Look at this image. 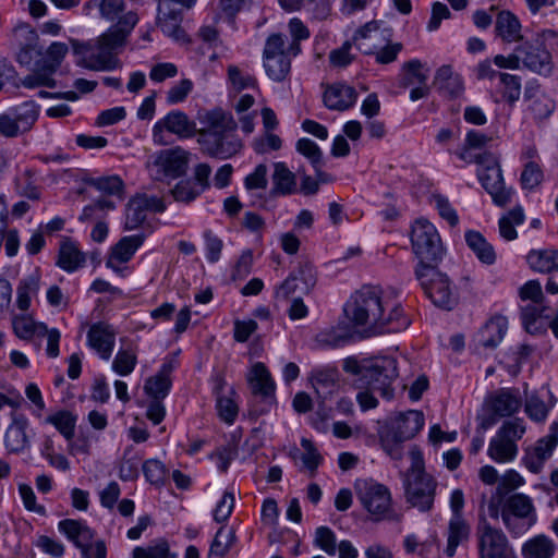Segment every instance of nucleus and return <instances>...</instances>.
Listing matches in <instances>:
<instances>
[{"label":"nucleus","mask_w":558,"mask_h":558,"mask_svg":"<svg viewBox=\"0 0 558 558\" xmlns=\"http://www.w3.org/2000/svg\"><path fill=\"white\" fill-rule=\"evenodd\" d=\"M166 205L162 198L147 194H138L130 199L125 209V230H135L142 226L149 214L162 213Z\"/></svg>","instance_id":"4be33fe9"},{"label":"nucleus","mask_w":558,"mask_h":558,"mask_svg":"<svg viewBox=\"0 0 558 558\" xmlns=\"http://www.w3.org/2000/svg\"><path fill=\"white\" fill-rule=\"evenodd\" d=\"M85 255L73 242H64L60 246L57 265L66 272H73L85 263Z\"/></svg>","instance_id":"8fccbe9b"},{"label":"nucleus","mask_w":558,"mask_h":558,"mask_svg":"<svg viewBox=\"0 0 558 558\" xmlns=\"http://www.w3.org/2000/svg\"><path fill=\"white\" fill-rule=\"evenodd\" d=\"M525 99L530 101L529 109L536 120L548 118L555 110L554 100L537 88L527 87Z\"/></svg>","instance_id":"37998d69"},{"label":"nucleus","mask_w":558,"mask_h":558,"mask_svg":"<svg viewBox=\"0 0 558 558\" xmlns=\"http://www.w3.org/2000/svg\"><path fill=\"white\" fill-rule=\"evenodd\" d=\"M523 558H553L556 551L555 542L545 534L535 535L522 545Z\"/></svg>","instance_id":"58836bf2"},{"label":"nucleus","mask_w":558,"mask_h":558,"mask_svg":"<svg viewBox=\"0 0 558 558\" xmlns=\"http://www.w3.org/2000/svg\"><path fill=\"white\" fill-rule=\"evenodd\" d=\"M156 26L161 33L179 44H190L191 39L182 27L183 13L166 1L157 0Z\"/></svg>","instance_id":"412c9836"},{"label":"nucleus","mask_w":558,"mask_h":558,"mask_svg":"<svg viewBox=\"0 0 558 558\" xmlns=\"http://www.w3.org/2000/svg\"><path fill=\"white\" fill-rule=\"evenodd\" d=\"M296 56L290 53L283 35H270L264 48V68L267 76L275 82L286 81L291 72V61Z\"/></svg>","instance_id":"4468645a"},{"label":"nucleus","mask_w":558,"mask_h":558,"mask_svg":"<svg viewBox=\"0 0 558 558\" xmlns=\"http://www.w3.org/2000/svg\"><path fill=\"white\" fill-rule=\"evenodd\" d=\"M353 45L351 38L345 40L340 47L332 49L328 56L330 65L333 68H347L350 65L355 59V54L352 52Z\"/></svg>","instance_id":"69168bd1"},{"label":"nucleus","mask_w":558,"mask_h":558,"mask_svg":"<svg viewBox=\"0 0 558 558\" xmlns=\"http://www.w3.org/2000/svg\"><path fill=\"white\" fill-rule=\"evenodd\" d=\"M138 349L133 342L121 344L112 359L111 371L121 377L130 376L138 362Z\"/></svg>","instance_id":"f704fd0d"},{"label":"nucleus","mask_w":558,"mask_h":558,"mask_svg":"<svg viewBox=\"0 0 558 558\" xmlns=\"http://www.w3.org/2000/svg\"><path fill=\"white\" fill-rule=\"evenodd\" d=\"M39 420L40 424L53 426L66 440L74 437L77 416L71 411L58 410Z\"/></svg>","instance_id":"ea45409f"},{"label":"nucleus","mask_w":558,"mask_h":558,"mask_svg":"<svg viewBox=\"0 0 558 558\" xmlns=\"http://www.w3.org/2000/svg\"><path fill=\"white\" fill-rule=\"evenodd\" d=\"M411 465L401 474L405 501L421 512H427L433 508L437 481L425 471V462L422 451L412 447L409 451Z\"/></svg>","instance_id":"39448f33"},{"label":"nucleus","mask_w":558,"mask_h":558,"mask_svg":"<svg viewBox=\"0 0 558 558\" xmlns=\"http://www.w3.org/2000/svg\"><path fill=\"white\" fill-rule=\"evenodd\" d=\"M410 241L417 265H438L445 257L447 248L434 223L425 218L414 220Z\"/></svg>","instance_id":"1a4fd4ad"},{"label":"nucleus","mask_w":558,"mask_h":558,"mask_svg":"<svg viewBox=\"0 0 558 558\" xmlns=\"http://www.w3.org/2000/svg\"><path fill=\"white\" fill-rule=\"evenodd\" d=\"M288 31L291 36V41H287V47L291 54H300V43L310 38V29L300 19L292 17L288 23Z\"/></svg>","instance_id":"13d9d810"},{"label":"nucleus","mask_w":558,"mask_h":558,"mask_svg":"<svg viewBox=\"0 0 558 558\" xmlns=\"http://www.w3.org/2000/svg\"><path fill=\"white\" fill-rule=\"evenodd\" d=\"M272 326V316L269 307L258 306L253 313L252 318L246 320V339L254 332H266Z\"/></svg>","instance_id":"6e6d98bb"},{"label":"nucleus","mask_w":558,"mask_h":558,"mask_svg":"<svg viewBox=\"0 0 558 558\" xmlns=\"http://www.w3.org/2000/svg\"><path fill=\"white\" fill-rule=\"evenodd\" d=\"M529 266L537 272H558V250H532L526 256Z\"/></svg>","instance_id":"79ce46f5"},{"label":"nucleus","mask_w":558,"mask_h":558,"mask_svg":"<svg viewBox=\"0 0 558 558\" xmlns=\"http://www.w3.org/2000/svg\"><path fill=\"white\" fill-rule=\"evenodd\" d=\"M508 330V319L504 315H494L478 329L474 336L477 348L495 349L504 340Z\"/></svg>","instance_id":"a878e982"},{"label":"nucleus","mask_w":558,"mask_h":558,"mask_svg":"<svg viewBox=\"0 0 558 558\" xmlns=\"http://www.w3.org/2000/svg\"><path fill=\"white\" fill-rule=\"evenodd\" d=\"M138 21L136 12H129L120 21V26H110L94 39L87 41L71 39L76 65L95 72H111L120 69L122 62L118 54Z\"/></svg>","instance_id":"f03ea898"},{"label":"nucleus","mask_w":558,"mask_h":558,"mask_svg":"<svg viewBox=\"0 0 558 558\" xmlns=\"http://www.w3.org/2000/svg\"><path fill=\"white\" fill-rule=\"evenodd\" d=\"M197 120V144L204 154L227 158L239 149L240 142L233 138L236 123L231 113L214 108L198 113Z\"/></svg>","instance_id":"7ed1b4c3"},{"label":"nucleus","mask_w":558,"mask_h":558,"mask_svg":"<svg viewBox=\"0 0 558 558\" xmlns=\"http://www.w3.org/2000/svg\"><path fill=\"white\" fill-rule=\"evenodd\" d=\"M415 276L427 298L438 307L451 310L454 305L450 281L437 265H417Z\"/></svg>","instance_id":"ddd939ff"},{"label":"nucleus","mask_w":558,"mask_h":558,"mask_svg":"<svg viewBox=\"0 0 558 558\" xmlns=\"http://www.w3.org/2000/svg\"><path fill=\"white\" fill-rule=\"evenodd\" d=\"M544 179V172L539 162H526L520 175V184L522 190H535Z\"/></svg>","instance_id":"680f3d73"},{"label":"nucleus","mask_w":558,"mask_h":558,"mask_svg":"<svg viewBox=\"0 0 558 558\" xmlns=\"http://www.w3.org/2000/svg\"><path fill=\"white\" fill-rule=\"evenodd\" d=\"M537 311L535 306H526L522 312V322L527 332L536 333L548 326L558 338V310Z\"/></svg>","instance_id":"c85d7f7f"},{"label":"nucleus","mask_w":558,"mask_h":558,"mask_svg":"<svg viewBox=\"0 0 558 558\" xmlns=\"http://www.w3.org/2000/svg\"><path fill=\"white\" fill-rule=\"evenodd\" d=\"M486 511L490 518L501 517L506 529L514 536L525 534L537 522V512L533 499L523 494L517 493L502 501L490 497L486 505Z\"/></svg>","instance_id":"423d86ee"},{"label":"nucleus","mask_w":558,"mask_h":558,"mask_svg":"<svg viewBox=\"0 0 558 558\" xmlns=\"http://www.w3.org/2000/svg\"><path fill=\"white\" fill-rule=\"evenodd\" d=\"M435 84L451 96H458L464 89L461 76L456 74L449 65L438 69L435 75Z\"/></svg>","instance_id":"603ef678"},{"label":"nucleus","mask_w":558,"mask_h":558,"mask_svg":"<svg viewBox=\"0 0 558 558\" xmlns=\"http://www.w3.org/2000/svg\"><path fill=\"white\" fill-rule=\"evenodd\" d=\"M21 133L32 129L39 116V106L35 101H24L9 109Z\"/></svg>","instance_id":"09e8293b"},{"label":"nucleus","mask_w":558,"mask_h":558,"mask_svg":"<svg viewBox=\"0 0 558 558\" xmlns=\"http://www.w3.org/2000/svg\"><path fill=\"white\" fill-rule=\"evenodd\" d=\"M343 311L354 327L372 333L397 332L411 324L398 295L378 286H364L355 291Z\"/></svg>","instance_id":"f257e3e1"},{"label":"nucleus","mask_w":558,"mask_h":558,"mask_svg":"<svg viewBox=\"0 0 558 558\" xmlns=\"http://www.w3.org/2000/svg\"><path fill=\"white\" fill-rule=\"evenodd\" d=\"M465 242L480 262L486 265H492L495 263V250L493 245L480 232L474 230L466 231Z\"/></svg>","instance_id":"c03bdc74"},{"label":"nucleus","mask_w":558,"mask_h":558,"mask_svg":"<svg viewBox=\"0 0 558 558\" xmlns=\"http://www.w3.org/2000/svg\"><path fill=\"white\" fill-rule=\"evenodd\" d=\"M234 542V533L230 527H220L210 545L208 558H222Z\"/></svg>","instance_id":"bf43d9fd"},{"label":"nucleus","mask_w":558,"mask_h":558,"mask_svg":"<svg viewBox=\"0 0 558 558\" xmlns=\"http://www.w3.org/2000/svg\"><path fill=\"white\" fill-rule=\"evenodd\" d=\"M247 383L252 393L262 399L263 411L269 410L275 403L276 383L268 368L260 362L253 364L247 375Z\"/></svg>","instance_id":"5701e85b"},{"label":"nucleus","mask_w":558,"mask_h":558,"mask_svg":"<svg viewBox=\"0 0 558 558\" xmlns=\"http://www.w3.org/2000/svg\"><path fill=\"white\" fill-rule=\"evenodd\" d=\"M165 132L174 134L181 140L192 138L197 133L196 122L182 110L169 111L153 126V138L157 144H166Z\"/></svg>","instance_id":"f3484780"},{"label":"nucleus","mask_w":558,"mask_h":558,"mask_svg":"<svg viewBox=\"0 0 558 558\" xmlns=\"http://www.w3.org/2000/svg\"><path fill=\"white\" fill-rule=\"evenodd\" d=\"M69 52V47L65 43L53 41L45 52V64L47 70L36 71L22 81V84L26 88H37L40 86L53 87L54 80L52 73L61 64L63 59Z\"/></svg>","instance_id":"a211bd4d"},{"label":"nucleus","mask_w":558,"mask_h":558,"mask_svg":"<svg viewBox=\"0 0 558 558\" xmlns=\"http://www.w3.org/2000/svg\"><path fill=\"white\" fill-rule=\"evenodd\" d=\"M87 345L104 361H109L116 345V330L105 323L90 326Z\"/></svg>","instance_id":"393cba45"},{"label":"nucleus","mask_w":558,"mask_h":558,"mask_svg":"<svg viewBox=\"0 0 558 558\" xmlns=\"http://www.w3.org/2000/svg\"><path fill=\"white\" fill-rule=\"evenodd\" d=\"M526 432L522 418L506 421L489 439L487 456L498 464L513 462L519 454L518 441Z\"/></svg>","instance_id":"9d476101"},{"label":"nucleus","mask_w":558,"mask_h":558,"mask_svg":"<svg viewBox=\"0 0 558 558\" xmlns=\"http://www.w3.org/2000/svg\"><path fill=\"white\" fill-rule=\"evenodd\" d=\"M356 100L355 89L343 83L332 84L324 93V104L330 110H348L355 105Z\"/></svg>","instance_id":"2f4dec72"},{"label":"nucleus","mask_w":558,"mask_h":558,"mask_svg":"<svg viewBox=\"0 0 558 558\" xmlns=\"http://www.w3.org/2000/svg\"><path fill=\"white\" fill-rule=\"evenodd\" d=\"M216 409L219 418L228 425L233 424L239 414V407L233 400L231 393L219 396Z\"/></svg>","instance_id":"774afa93"},{"label":"nucleus","mask_w":558,"mask_h":558,"mask_svg":"<svg viewBox=\"0 0 558 558\" xmlns=\"http://www.w3.org/2000/svg\"><path fill=\"white\" fill-rule=\"evenodd\" d=\"M499 82L501 85L502 99L510 105L515 104L521 96V78L518 75L500 73Z\"/></svg>","instance_id":"052dcab7"},{"label":"nucleus","mask_w":558,"mask_h":558,"mask_svg":"<svg viewBox=\"0 0 558 558\" xmlns=\"http://www.w3.org/2000/svg\"><path fill=\"white\" fill-rule=\"evenodd\" d=\"M89 184L105 196L116 197L118 201L123 199L124 183L119 175L112 174L94 178Z\"/></svg>","instance_id":"3c124183"},{"label":"nucleus","mask_w":558,"mask_h":558,"mask_svg":"<svg viewBox=\"0 0 558 558\" xmlns=\"http://www.w3.org/2000/svg\"><path fill=\"white\" fill-rule=\"evenodd\" d=\"M487 408L498 417L510 416L522 407L519 391L501 389L486 401Z\"/></svg>","instance_id":"473e14b6"},{"label":"nucleus","mask_w":558,"mask_h":558,"mask_svg":"<svg viewBox=\"0 0 558 558\" xmlns=\"http://www.w3.org/2000/svg\"><path fill=\"white\" fill-rule=\"evenodd\" d=\"M525 485V478L514 469H507L499 477L496 493L492 497H496L497 501H502V494L515 490Z\"/></svg>","instance_id":"4d7b16f0"},{"label":"nucleus","mask_w":558,"mask_h":558,"mask_svg":"<svg viewBox=\"0 0 558 558\" xmlns=\"http://www.w3.org/2000/svg\"><path fill=\"white\" fill-rule=\"evenodd\" d=\"M355 489L359 500L372 520L383 521L396 518L391 494L385 485L372 480L356 481Z\"/></svg>","instance_id":"f8f14e48"},{"label":"nucleus","mask_w":558,"mask_h":558,"mask_svg":"<svg viewBox=\"0 0 558 558\" xmlns=\"http://www.w3.org/2000/svg\"><path fill=\"white\" fill-rule=\"evenodd\" d=\"M424 424V415L417 410H409L390 416L380 436L386 453L393 460H401L403 457L402 442L414 438Z\"/></svg>","instance_id":"6e6552de"},{"label":"nucleus","mask_w":558,"mask_h":558,"mask_svg":"<svg viewBox=\"0 0 558 558\" xmlns=\"http://www.w3.org/2000/svg\"><path fill=\"white\" fill-rule=\"evenodd\" d=\"M558 445V422H553L549 433L525 450L522 464L532 473H539Z\"/></svg>","instance_id":"aec40b11"},{"label":"nucleus","mask_w":558,"mask_h":558,"mask_svg":"<svg viewBox=\"0 0 558 558\" xmlns=\"http://www.w3.org/2000/svg\"><path fill=\"white\" fill-rule=\"evenodd\" d=\"M347 372L360 375L369 388L379 391L385 399L393 397L391 387L398 376L397 361L390 356H375L362 360L349 359L345 361Z\"/></svg>","instance_id":"0eeeda50"},{"label":"nucleus","mask_w":558,"mask_h":558,"mask_svg":"<svg viewBox=\"0 0 558 558\" xmlns=\"http://www.w3.org/2000/svg\"><path fill=\"white\" fill-rule=\"evenodd\" d=\"M471 534V526L464 517L451 515L447 530V546L445 553L448 557L456 555L457 548L468 541Z\"/></svg>","instance_id":"c9c22d12"},{"label":"nucleus","mask_w":558,"mask_h":558,"mask_svg":"<svg viewBox=\"0 0 558 558\" xmlns=\"http://www.w3.org/2000/svg\"><path fill=\"white\" fill-rule=\"evenodd\" d=\"M15 186L19 194L23 196L31 199H37L39 197L35 173L29 169H25L16 177Z\"/></svg>","instance_id":"e2e57ef3"},{"label":"nucleus","mask_w":558,"mask_h":558,"mask_svg":"<svg viewBox=\"0 0 558 558\" xmlns=\"http://www.w3.org/2000/svg\"><path fill=\"white\" fill-rule=\"evenodd\" d=\"M401 70L403 72V81L405 85L427 83L429 68L418 59H412L404 62Z\"/></svg>","instance_id":"5fc2aeb1"},{"label":"nucleus","mask_w":558,"mask_h":558,"mask_svg":"<svg viewBox=\"0 0 558 558\" xmlns=\"http://www.w3.org/2000/svg\"><path fill=\"white\" fill-rule=\"evenodd\" d=\"M144 235H126L119 240L111 248L106 260V267L121 275L125 268L122 266L130 262L136 251L142 246Z\"/></svg>","instance_id":"b1692460"},{"label":"nucleus","mask_w":558,"mask_h":558,"mask_svg":"<svg viewBox=\"0 0 558 558\" xmlns=\"http://www.w3.org/2000/svg\"><path fill=\"white\" fill-rule=\"evenodd\" d=\"M477 179L484 190L490 195L493 204L506 207L513 203L517 191L505 183L501 167L498 161L490 160L477 168Z\"/></svg>","instance_id":"2eb2a0df"},{"label":"nucleus","mask_w":558,"mask_h":558,"mask_svg":"<svg viewBox=\"0 0 558 558\" xmlns=\"http://www.w3.org/2000/svg\"><path fill=\"white\" fill-rule=\"evenodd\" d=\"M314 544L329 556H333L337 553V537L335 532L328 526L316 529Z\"/></svg>","instance_id":"0e129e2a"},{"label":"nucleus","mask_w":558,"mask_h":558,"mask_svg":"<svg viewBox=\"0 0 558 558\" xmlns=\"http://www.w3.org/2000/svg\"><path fill=\"white\" fill-rule=\"evenodd\" d=\"M132 558H178V556L170 550V545L166 539H158L147 546L135 547Z\"/></svg>","instance_id":"864d4df0"},{"label":"nucleus","mask_w":558,"mask_h":558,"mask_svg":"<svg viewBox=\"0 0 558 558\" xmlns=\"http://www.w3.org/2000/svg\"><path fill=\"white\" fill-rule=\"evenodd\" d=\"M430 204L437 210L438 215L450 226L458 225L459 216L446 196L441 194H433L430 197Z\"/></svg>","instance_id":"338daca9"},{"label":"nucleus","mask_w":558,"mask_h":558,"mask_svg":"<svg viewBox=\"0 0 558 558\" xmlns=\"http://www.w3.org/2000/svg\"><path fill=\"white\" fill-rule=\"evenodd\" d=\"M87 8H95L99 11V14L106 21H117L113 26H120V21L130 12H125L124 0H90Z\"/></svg>","instance_id":"49530a36"},{"label":"nucleus","mask_w":558,"mask_h":558,"mask_svg":"<svg viewBox=\"0 0 558 558\" xmlns=\"http://www.w3.org/2000/svg\"><path fill=\"white\" fill-rule=\"evenodd\" d=\"M12 328L17 338L31 340L34 337H39V331L46 328V324L35 320L31 314L23 313L12 317Z\"/></svg>","instance_id":"de8ad7c7"},{"label":"nucleus","mask_w":558,"mask_h":558,"mask_svg":"<svg viewBox=\"0 0 558 558\" xmlns=\"http://www.w3.org/2000/svg\"><path fill=\"white\" fill-rule=\"evenodd\" d=\"M13 41L17 47V61L23 65H29L38 51V35L27 24L19 25L13 31Z\"/></svg>","instance_id":"cd10ccee"},{"label":"nucleus","mask_w":558,"mask_h":558,"mask_svg":"<svg viewBox=\"0 0 558 558\" xmlns=\"http://www.w3.org/2000/svg\"><path fill=\"white\" fill-rule=\"evenodd\" d=\"M272 168V194L281 196L294 194L298 191V179L295 173L291 171L283 161L274 162Z\"/></svg>","instance_id":"72a5a7b5"},{"label":"nucleus","mask_w":558,"mask_h":558,"mask_svg":"<svg viewBox=\"0 0 558 558\" xmlns=\"http://www.w3.org/2000/svg\"><path fill=\"white\" fill-rule=\"evenodd\" d=\"M525 221L524 209L521 205L514 206L511 210L502 214L498 219L499 236L505 241H513L518 238L517 227Z\"/></svg>","instance_id":"a19ab883"},{"label":"nucleus","mask_w":558,"mask_h":558,"mask_svg":"<svg viewBox=\"0 0 558 558\" xmlns=\"http://www.w3.org/2000/svg\"><path fill=\"white\" fill-rule=\"evenodd\" d=\"M29 422L24 415H13L11 424L4 435V444L10 452H22L29 448L31 441L27 434Z\"/></svg>","instance_id":"7c9ffc66"},{"label":"nucleus","mask_w":558,"mask_h":558,"mask_svg":"<svg viewBox=\"0 0 558 558\" xmlns=\"http://www.w3.org/2000/svg\"><path fill=\"white\" fill-rule=\"evenodd\" d=\"M393 31L384 21L373 20L359 26L352 43L366 56H373L377 64H390L397 61L403 45L392 40Z\"/></svg>","instance_id":"20e7f679"},{"label":"nucleus","mask_w":558,"mask_h":558,"mask_svg":"<svg viewBox=\"0 0 558 558\" xmlns=\"http://www.w3.org/2000/svg\"><path fill=\"white\" fill-rule=\"evenodd\" d=\"M555 44H558L556 32L544 29L537 33L531 43L518 47L522 64L535 73L548 75L553 69L551 54L548 48Z\"/></svg>","instance_id":"9b49d317"},{"label":"nucleus","mask_w":558,"mask_h":558,"mask_svg":"<svg viewBox=\"0 0 558 558\" xmlns=\"http://www.w3.org/2000/svg\"><path fill=\"white\" fill-rule=\"evenodd\" d=\"M477 541L481 558H514L506 535L485 522L477 527Z\"/></svg>","instance_id":"6ab92c4d"},{"label":"nucleus","mask_w":558,"mask_h":558,"mask_svg":"<svg viewBox=\"0 0 558 558\" xmlns=\"http://www.w3.org/2000/svg\"><path fill=\"white\" fill-rule=\"evenodd\" d=\"M557 399L549 390L532 396L525 403V412L535 422L545 421L549 411L556 405Z\"/></svg>","instance_id":"4c0bfd02"},{"label":"nucleus","mask_w":558,"mask_h":558,"mask_svg":"<svg viewBox=\"0 0 558 558\" xmlns=\"http://www.w3.org/2000/svg\"><path fill=\"white\" fill-rule=\"evenodd\" d=\"M496 32L497 35L507 43H514L522 38L520 21L509 11H501L498 14Z\"/></svg>","instance_id":"a18cd8bd"},{"label":"nucleus","mask_w":558,"mask_h":558,"mask_svg":"<svg viewBox=\"0 0 558 558\" xmlns=\"http://www.w3.org/2000/svg\"><path fill=\"white\" fill-rule=\"evenodd\" d=\"M246 90H250V93H246V111L256 105L257 109L253 110L252 114L257 113V110H259L265 132L276 129L278 125L276 113L265 105L255 77L246 75Z\"/></svg>","instance_id":"bb28decb"},{"label":"nucleus","mask_w":558,"mask_h":558,"mask_svg":"<svg viewBox=\"0 0 558 558\" xmlns=\"http://www.w3.org/2000/svg\"><path fill=\"white\" fill-rule=\"evenodd\" d=\"M190 156L191 154L181 147L162 150L148 162L149 173L156 180L179 178L186 172Z\"/></svg>","instance_id":"dca6fc26"},{"label":"nucleus","mask_w":558,"mask_h":558,"mask_svg":"<svg viewBox=\"0 0 558 558\" xmlns=\"http://www.w3.org/2000/svg\"><path fill=\"white\" fill-rule=\"evenodd\" d=\"M174 357L165 359L158 373L149 377L144 386L145 392L154 399H163L171 388V374L177 368Z\"/></svg>","instance_id":"c756f323"},{"label":"nucleus","mask_w":558,"mask_h":558,"mask_svg":"<svg viewBox=\"0 0 558 558\" xmlns=\"http://www.w3.org/2000/svg\"><path fill=\"white\" fill-rule=\"evenodd\" d=\"M58 531L77 548L85 546L88 541L94 539V532L92 529L84 521L80 520H61L58 523Z\"/></svg>","instance_id":"e433bc0d"}]
</instances>
